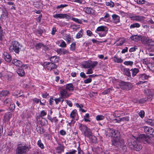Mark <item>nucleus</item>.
I'll use <instances>...</instances> for the list:
<instances>
[{"label":"nucleus","instance_id":"1","mask_svg":"<svg viewBox=\"0 0 154 154\" xmlns=\"http://www.w3.org/2000/svg\"><path fill=\"white\" fill-rule=\"evenodd\" d=\"M128 145L131 149L139 151L142 148V146L139 144L141 141H138L137 137L132 136L128 140Z\"/></svg>","mask_w":154,"mask_h":154},{"label":"nucleus","instance_id":"2","mask_svg":"<svg viewBox=\"0 0 154 154\" xmlns=\"http://www.w3.org/2000/svg\"><path fill=\"white\" fill-rule=\"evenodd\" d=\"M113 145L117 147L120 150H122L124 152L126 151L127 148L126 145L124 140L122 139L119 140L118 139H115Z\"/></svg>","mask_w":154,"mask_h":154},{"label":"nucleus","instance_id":"3","mask_svg":"<svg viewBox=\"0 0 154 154\" xmlns=\"http://www.w3.org/2000/svg\"><path fill=\"white\" fill-rule=\"evenodd\" d=\"M108 133L107 135L109 136L112 137H113L112 141V144L113 142L115 141V139H118L119 140L121 139L120 137V134L118 131L114 130L112 128H109L108 130Z\"/></svg>","mask_w":154,"mask_h":154},{"label":"nucleus","instance_id":"4","mask_svg":"<svg viewBox=\"0 0 154 154\" xmlns=\"http://www.w3.org/2000/svg\"><path fill=\"white\" fill-rule=\"evenodd\" d=\"M29 150V148L23 144H21L17 145V147L16 149L17 154H24Z\"/></svg>","mask_w":154,"mask_h":154},{"label":"nucleus","instance_id":"5","mask_svg":"<svg viewBox=\"0 0 154 154\" xmlns=\"http://www.w3.org/2000/svg\"><path fill=\"white\" fill-rule=\"evenodd\" d=\"M108 30V28L105 26H101L98 27L95 30V32L98 33L100 36H105Z\"/></svg>","mask_w":154,"mask_h":154},{"label":"nucleus","instance_id":"6","mask_svg":"<svg viewBox=\"0 0 154 154\" xmlns=\"http://www.w3.org/2000/svg\"><path fill=\"white\" fill-rule=\"evenodd\" d=\"M9 48L11 52L14 51L15 53H18L19 52V44L18 42L15 41H12Z\"/></svg>","mask_w":154,"mask_h":154},{"label":"nucleus","instance_id":"7","mask_svg":"<svg viewBox=\"0 0 154 154\" xmlns=\"http://www.w3.org/2000/svg\"><path fill=\"white\" fill-rule=\"evenodd\" d=\"M149 135H146L144 134H142L140 135L138 138V141H141L143 140L144 143L149 144L151 143V140L149 137Z\"/></svg>","mask_w":154,"mask_h":154},{"label":"nucleus","instance_id":"8","mask_svg":"<svg viewBox=\"0 0 154 154\" xmlns=\"http://www.w3.org/2000/svg\"><path fill=\"white\" fill-rule=\"evenodd\" d=\"M98 62L97 61H86L83 64V66L85 68H94L98 64Z\"/></svg>","mask_w":154,"mask_h":154},{"label":"nucleus","instance_id":"9","mask_svg":"<svg viewBox=\"0 0 154 154\" xmlns=\"http://www.w3.org/2000/svg\"><path fill=\"white\" fill-rule=\"evenodd\" d=\"M119 85L121 89L125 90H129L132 87L131 83L124 82H122L119 83Z\"/></svg>","mask_w":154,"mask_h":154},{"label":"nucleus","instance_id":"10","mask_svg":"<svg viewBox=\"0 0 154 154\" xmlns=\"http://www.w3.org/2000/svg\"><path fill=\"white\" fill-rule=\"evenodd\" d=\"M142 128L144 132L149 134L150 137H154V129L152 128L146 126H144Z\"/></svg>","mask_w":154,"mask_h":154},{"label":"nucleus","instance_id":"11","mask_svg":"<svg viewBox=\"0 0 154 154\" xmlns=\"http://www.w3.org/2000/svg\"><path fill=\"white\" fill-rule=\"evenodd\" d=\"M44 67L46 68L47 69L50 71L53 69H56L57 66L53 62H45L44 64Z\"/></svg>","mask_w":154,"mask_h":154},{"label":"nucleus","instance_id":"12","mask_svg":"<svg viewBox=\"0 0 154 154\" xmlns=\"http://www.w3.org/2000/svg\"><path fill=\"white\" fill-rule=\"evenodd\" d=\"M2 13L0 18V20L2 21L4 20H5L8 17V12L6 9L4 7L1 8Z\"/></svg>","mask_w":154,"mask_h":154},{"label":"nucleus","instance_id":"13","mask_svg":"<svg viewBox=\"0 0 154 154\" xmlns=\"http://www.w3.org/2000/svg\"><path fill=\"white\" fill-rule=\"evenodd\" d=\"M53 17L55 18H60L69 20L71 18V17L66 14H55L53 15Z\"/></svg>","mask_w":154,"mask_h":154},{"label":"nucleus","instance_id":"14","mask_svg":"<svg viewBox=\"0 0 154 154\" xmlns=\"http://www.w3.org/2000/svg\"><path fill=\"white\" fill-rule=\"evenodd\" d=\"M140 40L143 43H146L147 44H149V45H154V42H153L152 39H149L147 37L145 36L142 37L141 36Z\"/></svg>","mask_w":154,"mask_h":154},{"label":"nucleus","instance_id":"15","mask_svg":"<svg viewBox=\"0 0 154 154\" xmlns=\"http://www.w3.org/2000/svg\"><path fill=\"white\" fill-rule=\"evenodd\" d=\"M60 96L62 97L66 98H67L69 96V94L67 91L66 89L61 88L60 91Z\"/></svg>","mask_w":154,"mask_h":154},{"label":"nucleus","instance_id":"16","mask_svg":"<svg viewBox=\"0 0 154 154\" xmlns=\"http://www.w3.org/2000/svg\"><path fill=\"white\" fill-rule=\"evenodd\" d=\"M121 70L123 74L124 75L129 77H131L130 70L129 68L122 67L121 69Z\"/></svg>","mask_w":154,"mask_h":154},{"label":"nucleus","instance_id":"17","mask_svg":"<svg viewBox=\"0 0 154 154\" xmlns=\"http://www.w3.org/2000/svg\"><path fill=\"white\" fill-rule=\"evenodd\" d=\"M131 18V20L140 22L143 21L144 20V17L143 16H137L136 14L134 15L133 17H132Z\"/></svg>","mask_w":154,"mask_h":154},{"label":"nucleus","instance_id":"18","mask_svg":"<svg viewBox=\"0 0 154 154\" xmlns=\"http://www.w3.org/2000/svg\"><path fill=\"white\" fill-rule=\"evenodd\" d=\"M85 136H86L89 138H90L91 137H92V133L91 132L90 129L88 127L86 128V130H85L84 131L82 132Z\"/></svg>","mask_w":154,"mask_h":154},{"label":"nucleus","instance_id":"19","mask_svg":"<svg viewBox=\"0 0 154 154\" xmlns=\"http://www.w3.org/2000/svg\"><path fill=\"white\" fill-rule=\"evenodd\" d=\"M3 56L5 60L8 62H10L11 60V56L7 52H4Z\"/></svg>","mask_w":154,"mask_h":154},{"label":"nucleus","instance_id":"20","mask_svg":"<svg viewBox=\"0 0 154 154\" xmlns=\"http://www.w3.org/2000/svg\"><path fill=\"white\" fill-rule=\"evenodd\" d=\"M125 41V39L124 38H119L116 41V45L121 46L124 44Z\"/></svg>","mask_w":154,"mask_h":154},{"label":"nucleus","instance_id":"21","mask_svg":"<svg viewBox=\"0 0 154 154\" xmlns=\"http://www.w3.org/2000/svg\"><path fill=\"white\" fill-rule=\"evenodd\" d=\"M113 22L117 23L120 22V17L116 14H113L112 15Z\"/></svg>","mask_w":154,"mask_h":154},{"label":"nucleus","instance_id":"22","mask_svg":"<svg viewBox=\"0 0 154 154\" xmlns=\"http://www.w3.org/2000/svg\"><path fill=\"white\" fill-rule=\"evenodd\" d=\"M64 149V147L60 144H59L58 146L55 148L56 152L58 153L63 152Z\"/></svg>","mask_w":154,"mask_h":154},{"label":"nucleus","instance_id":"23","mask_svg":"<svg viewBox=\"0 0 154 154\" xmlns=\"http://www.w3.org/2000/svg\"><path fill=\"white\" fill-rule=\"evenodd\" d=\"M63 38L64 40L66 41L68 43H69L72 42L73 40L72 38H71L69 35H68L66 34V35H64V36L63 37Z\"/></svg>","mask_w":154,"mask_h":154},{"label":"nucleus","instance_id":"24","mask_svg":"<svg viewBox=\"0 0 154 154\" xmlns=\"http://www.w3.org/2000/svg\"><path fill=\"white\" fill-rule=\"evenodd\" d=\"M12 63L18 67L20 66L22 64L21 61L16 59H13L12 60Z\"/></svg>","mask_w":154,"mask_h":154},{"label":"nucleus","instance_id":"25","mask_svg":"<svg viewBox=\"0 0 154 154\" xmlns=\"http://www.w3.org/2000/svg\"><path fill=\"white\" fill-rule=\"evenodd\" d=\"M130 38L136 42H138L140 41L141 38V35H133Z\"/></svg>","mask_w":154,"mask_h":154},{"label":"nucleus","instance_id":"26","mask_svg":"<svg viewBox=\"0 0 154 154\" xmlns=\"http://www.w3.org/2000/svg\"><path fill=\"white\" fill-rule=\"evenodd\" d=\"M84 11L88 14H92L94 13V10L91 8L85 7L84 9Z\"/></svg>","mask_w":154,"mask_h":154},{"label":"nucleus","instance_id":"27","mask_svg":"<svg viewBox=\"0 0 154 154\" xmlns=\"http://www.w3.org/2000/svg\"><path fill=\"white\" fill-rule=\"evenodd\" d=\"M41 47H42L44 49H47L48 48L46 47L42 43H37L35 45V48L36 49H38L40 48Z\"/></svg>","mask_w":154,"mask_h":154},{"label":"nucleus","instance_id":"28","mask_svg":"<svg viewBox=\"0 0 154 154\" xmlns=\"http://www.w3.org/2000/svg\"><path fill=\"white\" fill-rule=\"evenodd\" d=\"M132 72V76L133 77L135 76L139 72L138 68H133L130 70Z\"/></svg>","mask_w":154,"mask_h":154},{"label":"nucleus","instance_id":"29","mask_svg":"<svg viewBox=\"0 0 154 154\" xmlns=\"http://www.w3.org/2000/svg\"><path fill=\"white\" fill-rule=\"evenodd\" d=\"M50 60L51 62H53L54 63H55L58 62L59 58L56 56H53L50 58Z\"/></svg>","mask_w":154,"mask_h":154},{"label":"nucleus","instance_id":"30","mask_svg":"<svg viewBox=\"0 0 154 154\" xmlns=\"http://www.w3.org/2000/svg\"><path fill=\"white\" fill-rule=\"evenodd\" d=\"M17 72L18 75L21 76H23L25 74L24 71V69H18L17 70Z\"/></svg>","mask_w":154,"mask_h":154},{"label":"nucleus","instance_id":"31","mask_svg":"<svg viewBox=\"0 0 154 154\" xmlns=\"http://www.w3.org/2000/svg\"><path fill=\"white\" fill-rule=\"evenodd\" d=\"M66 89L70 91H73L74 90L73 86L71 83L68 84L66 85Z\"/></svg>","mask_w":154,"mask_h":154},{"label":"nucleus","instance_id":"32","mask_svg":"<svg viewBox=\"0 0 154 154\" xmlns=\"http://www.w3.org/2000/svg\"><path fill=\"white\" fill-rule=\"evenodd\" d=\"M149 77V76L147 75L145 73L140 74L139 76V78L140 80H144L145 79H147Z\"/></svg>","mask_w":154,"mask_h":154},{"label":"nucleus","instance_id":"33","mask_svg":"<svg viewBox=\"0 0 154 154\" xmlns=\"http://www.w3.org/2000/svg\"><path fill=\"white\" fill-rule=\"evenodd\" d=\"M9 94V92L7 91H2L0 93V97L5 96ZM1 98H0V99Z\"/></svg>","mask_w":154,"mask_h":154},{"label":"nucleus","instance_id":"34","mask_svg":"<svg viewBox=\"0 0 154 154\" xmlns=\"http://www.w3.org/2000/svg\"><path fill=\"white\" fill-rule=\"evenodd\" d=\"M79 128L82 132H83L85 130H86L87 127L85 125L82 124H79Z\"/></svg>","mask_w":154,"mask_h":154},{"label":"nucleus","instance_id":"35","mask_svg":"<svg viewBox=\"0 0 154 154\" xmlns=\"http://www.w3.org/2000/svg\"><path fill=\"white\" fill-rule=\"evenodd\" d=\"M113 89L111 88H109L104 90L102 93L103 95H106L109 94L113 91Z\"/></svg>","mask_w":154,"mask_h":154},{"label":"nucleus","instance_id":"36","mask_svg":"<svg viewBox=\"0 0 154 154\" xmlns=\"http://www.w3.org/2000/svg\"><path fill=\"white\" fill-rule=\"evenodd\" d=\"M114 62L117 63H122L123 61V60L121 58H118L116 57H114Z\"/></svg>","mask_w":154,"mask_h":154},{"label":"nucleus","instance_id":"37","mask_svg":"<svg viewBox=\"0 0 154 154\" xmlns=\"http://www.w3.org/2000/svg\"><path fill=\"white\" fill-rule=\"evenodd\" d=\"M77 111L76 109H74L72 110L70 114L71 117L72 118H74L77 115Z\"/></svg>","mask_w":154,"mask_h":154},{"label":"nucleus","instance_id":"38","mask_svg":"<svg viewBox=\"0 0 154 154\" xmlns=\"http://www.w3.org/2000/svg\"><path fill=\"white\" fill-rule=\"evenodd\" d=\"M140 26V25L138 23H135L131 24L130 28V29H133L135 28H139Z\"/></svg>","mask_w":154,"mask_h":154},{"label":"nucleus","instance_id":"39","mask_svg":"<svg viewBox=\"0 0 154 154\" xmlns=\"http://www.w3.org/2000/svg\"><path fill=\"white\" fill-rule=\"evenodd\" d=\"M96 118L97 121H101L103 120L105 118V117L103 115H98L96 116Z\"/></svg>","mask_w":154,"mask_h":154},{"label":"nucleus","instance_id":"40","mask_svg":"<svg viewBox=\"0 0 154 154\" xmlns=\"http://www.w3.org/2000/svg\"><path fill=\"white\" fill-rule=\"evenodd\" d=\"M11 103V100L10 98L6 99L4 101V104L6 106H9Z\"/></svg>","mask_w":154,"mask_h":154},{"label":"nucleus","instance_id":"41","mask_svg":"<svg viewBox=\"0 0 154 154\" xmlns=\"http://www.w3.org/2000/svg\"><path fill=\"white\" fill-rule=\"evenodd\" d=\"M83 30L82 29H81L77 34L76 38H80L82 37V35H83Z\"/></svg>","mask_w":154,"mask_h":154},{"label":"nucleus","instance_id":"42","mask_svg":"<svg viewBox=\"0 0 154 154\" xmlns=\"http://www.w3.org/2000/svg\"><path fill=\"white\" fill-rule=\"evenodd\" d=\"M133 62L132 61H125L124 63V64L126 66H132L133 64Z\"/></svg>","mask_w":154,"mask_h":154},{"label":"nucleus","instance_id":"43","mask_svg":"<svg viewBox=\"0 0 154 154\" xmlns=\"http://www.w3.org/2000/svg\"><path fill=\"white\" fill-rule=\"evenodd\" d=\"M146 122L151 126H154V120L149 119L147 120Z\"/></svg>","mask_w":154,"mask_h":154},{"label":"nucleus","instance_id":"44","mask_svg":"<svg viewBox=\"0 0 154 154\" xmlns=\"http://www.w3.org/2000/svg\"><path fill=\"white\" fill-rule=\"evenodd\" d=\"M129 120V117L128 116H125L121 118L122 122L128 121Z\"/></svg>","mask_w":154,"mask_h":154},{"label":"nucleus","instance_id":"45","mask_svg":"<svg viewBox=\"0 0 154 154\" xmlns=\"http://www.w3.org/2000/svg\"><path fill=\"white\" fill-rule=\"evenodd\" d=\"M76 44L75 42H73L70 45V49L72 51H74L75 49Z\"/></svg>","mask_w":154,"mask_h":154},{"label":"nucleus","instance_id":"46","mask_svg":"<svg viewBox=\"0 0 154 154\" xmlns=\"http://www.w3.org/2000/svg\"><path fill=\"white\" fill-rule=\"evenodd\" d=\"M37 144L38 146L42 149H43L44 148L43 144L41 142V141L39 140L37 142Z\"/></svg>","mask_w":154,"mask_h":154},{"label":"nucleus","instance_id":"47","mask_svg":"<svg viewBox=\"0 0 154 154\" xmlns=\"http://www.w3.org/2000/svg\"><path fill=\"white\" fill-rule=\"evenodd\" d=\"M66 46V44L63 40H61V42L60 45V46L62 48H65Z\"/></svg>","mask_w":154,"mask_h":154},{"label":"nucleus","instance_id":"48","mask_svg":"<svg viewBox=\"0 0 154 154\" xmlns=\"http://www.w3.org/2000/svg\"><path fill=\"white\" fill-rule=\"evenodd\" d=\"M72 20L79 23L81 24L82 23L81 21L78 19L74 17H72Z\"/></svg>","mask_w":154,"mask_h":154},{"label":"nucleus","instance_id":"49","mask_svg":"<svg viewBox=\"0 0 154 154\" xmlns=\"http://www.w3.org/2000/svg\"><path fill=\"white\" fill-rule=\"evenodd\" d=\"M68 6V5L66 4L62 5L61 4L60 5H58L56 7V8L57 9H60V8H63L64 7H66Z\"/></svg>","mask_w":154,"mask_h":154},{"label":"nucleus","instance_id":"50","mask_svg":"<svg viewBox=\"0 0 154 154\" xmlns=\"http://www.w3.org/2000/svg\"><path fill=\"white\" fill-rule=\"evenodd\" d=\"M138 4H144L146 1L144 0H134Z\"/></svg>","mask_w":154,"mask_h":154},{"label":"nucleus","instance_id":"51","mask_svg":"<svg viewBox=\"0 0 154 154\" xmlns=\"http://www.w3.org/2000/svg\"><path fill=\"white\" fill-rule=\"evenodd\" d=\"M10 106L9 109L10 110L13 111L15 108V105L14 103H12L10 104Z\"/></svg>","mask_w":154,"mask_h":154},{"label":"nucleus","instance_id":"52","mask_svg":"<svg viewBox=\"0 0 154 154\" xmlns=\"http://www.w3.org/2000/svg\"><path fill=\"white\" fill-rule=\"evenodd\" d=\"M145 112L143 111H141L139 113V116L141 118H143L144 116Z\"/></svg>","mask_w":154,"mask_h":154},{"label":"nucleus","instance_id":"53","mask_svg":"<svg viewBox=\"0 0 154 154\" xmlns=\"http://www.w3.org/2000/svg\"><path fill=\"white\" fill-rule=\"evenodd\" d=\"M62 97H59L57 98H55L54 99V101L55 102L56 104H57L59 102L61 101Z\"/></svg>","mask_w":154,"mask_h":154},{"label":"nucleus","instance_id":"54","mask_svg":"<svg viewBox=\"0 0 154 154\" xmlns=\"http://www.w3.org/2000/svg\"><path fill=\"white\" fill-rule=\"evenodd\" d=\"M77 151L75 150H73L72 151H69L65 153V154H75Z\"/></svg>","mask_w":154,"mask_h":154},{"label":"nucleus","instance_id":"55","mask_svg":"<svg viewBox=\"0 0 154 154\" xmlns=\"http://www.w3.org/2000/svg\"><path fill=\"white\" fill-rule=\"evenodd\" d=\"M47 115V113L44 110H42L41 112L40 116L42 117L46 116Z\"/></svg>","mask_w":154,"mask_h":154},{"label":"nucleus","instance_id":"56","mask_svg":"<svg viewBox=\"0 0 154 154\" xmlns=\"http://www.w3.org/2000/svg\"><path fill=\"white\" fill-rule=\"evenodd\" d=\"M57 30L55 27H53L51 31V34L54 35L55 34V32H56Z\"/></svg>","mask_w":154,"mask_h":154},{"label":"nucleus","instance_id":"57","mask_svg":"<svg viewBox=\"0 0 154 154\" xmlns=\"http://www.w3.org/2000/svg\"><path fill=\"white\" fill-rule=\"evenodd\" d=\"M147 100V99L146 98H141L139 100V102L140 103H145Z\"/></svg>","mask_w":154,"mask_h":154},{"label":"nucleus","instance_id":"58","mask_svg":"<svg viewBox=\"0 0 154 154\" xmlns=\"http://www.w3.org/2000/svg\"><path fill=\"white\" fill-rule=\"evenodd\" d=\"M91 79L90 78H88L84 81V83L85 84H87L91 82Z\"/></svg>","mask_w":154,"mask_h":154},{"label":"nucleus","instance_id":"59","mask_svg":"<svg viewBox=\"0 0 154 154\" xmlns=\"http://www.w3.org/2000/svg\"><path fill=\"white\" fill-rule=\"evenodd\" d=\"M7 115L8 118V119H9L12 117V114L10 112H8L7 114H5Z\"/></svg>","mask_w":154,"mask_h":154},{"label":"nucleus","instance_id":"60","mask_svg":"<svg viewBox=\"0 0 154 154\" xmlns=\"http://www.w3.org/2000/svg\"><path fill=\"white\" fill-rule=\"evenodd\" d=\"M66 103L70 107H72V104L71 101L68 100H66Z\"/></svg>","mask_w":154,"mask_h":154},{"label":"nucleus","instance_id":"61","mask_svg":"<svg viewBox=\"0 0 154 154\" xmlns=\"http://www.w3.org/2000/svg\"><path fill=\"white\" fill-rule=\"evenodd\" d=\"M28 67V66L26 64H23L21 65V69H22L24 70V69H26Z\"/></svg>","mask_w":154,"mask_h":154},{"label":"nucleus","instance_id":"62","mask_svg":"<svg viewBox=\"0 0 154 154\" xmlns=\"http://www.w3.org/2000/svg\"><path fill=\"white\" fill-rule=\"evenodd\" d=\"M103 20L105 22H108L109 21V20H108V19H106V18H105V17H103L101 18L100 19V20Z\"/></svg>","mask_w":154,"mask_h":154},{"label":"nucleus","instance_id":"63","mask_svg":"<svg viewBox=\"0 0 154 154\" xmlns=\"http://www.w3.org/2000/svg\"><path fill=\"white\" fill-rule=\"evenodd\" d=\"M107 5L108 6H109L111 7H113L114 5V3L113 2L110 1V2H108L107 3Z\"/></svg>","mask_w":154,"mask_h":154},{"label":"nucleus","instance_id":"64","mask_svg":"<svg viewBox=\"0 0 154 154\" xmlns=\"http://www.w3.org/2000/svg\"><path fill=\"white\" fill-rule=\"evenodd\" d=\"M92 68H91L88 69L87 71V72L86 73L87 74H92L93 72V70L92 69Z\"/></svg>","mask_w":154,"mask_h":154}]
</instances>
